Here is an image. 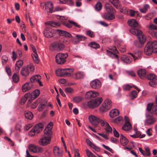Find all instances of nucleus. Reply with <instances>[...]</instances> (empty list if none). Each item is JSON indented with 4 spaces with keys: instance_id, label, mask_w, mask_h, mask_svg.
<instances>
[{
    "instance_id": "22",
    "label": "nucleus",
    "mask_w": 157,
    "mask_h": 157,
    "mask_svg": "<svg viewBox=\"0 0 157 157\" xmlns=\"http://www.w3.org/2000/svg\"><path fill=\"white\" fill-rule=\"evenodd\" d=\"M105 8L107 12L114 13H116V11L113 8L109 3H106L105 6Z\"/></svg>"
},
{
    "instance_id": "8",
    "label": "nucleus",
    "mask_w": 157,
    "mask_h": 157,
    "mask_svg": "<svg viewBox=\"0 0 157 157\" xmlns=\"http://www.w3.org/2000/svg\"><path fill=\"white\" fill-rule=\"evenodd\" d=\"M89 119L90 122L95 127L97 126L99 123L101 125V122L104 120L99 117L92 115L89 116Z\"/></svg>"
},
{
    "instance_id": "10",
    "label": "nucleus",
    "mask_w": 157,
    "mask_h": 157,
    "mask_svg": "<svg viewBox=\"0 0 157 157\" xmlns=\"http://www.w3.org/2000/svg\"><path fill=\"white\" fill-rule=\"evenodd\" d=\"M61 23L63 25L69 28H72V25H73L75 27H77L79 28H81L82 27L81 25L76 22L70 20H68L67 21H62Z\"/></svg>"
},
{
    "instance_id": "58",
    "label": "nucleus",
    "mask_w": 157,
    "mask_h": 157,
    "mask_svg": "<svg viewBox=\"0 0 157 157\" xmlns=\"http://www.w3.org/2000/svg\"><path fill=\"white\" fill-rule=\"evenodd\" d=\"M82 98L81 97H75L73 98L74 101L76 103H78L82 100Z\"/></svg>"
},
{
    "instance_id": "49",
    "label": "nucleus",
    "mask_w": 157,
    "mask_h": 157,
    "mask_svg": "<svg viewBox=\"0 0 157 157\" xmlns=\"http://www.w3.org/2000/svg\"><path fill=\"white\" fill-rule=\"evenodd\" d=\"M2 64L4 65L8 61V58L6 55L3 56L2 57Z\"/></svg>"
},
{
    "instance_id": "63",
    "label": "nucleus",
    "mask_w": 157,
    "mask_h": 157,
    "mask_svg": "<svg viewBox=\"0 0 157 157\" xmlns=\"http://www.w3.org/2000/svg\"><path fill=\"white\" fill-rule=\"evenodd\" d=\"M36 133V132L33 128L29 132V135L30 136H34Z\"/></svg>"
},
{
    "instance_id": "37",
    "label": "nucleus",
    "mask_w": 157,
    "mask_h": 157,
    "mask_svg": "<svg viewBox=\"0 0 157 157\" xmlns=\"http://www.w3.org/2000/svg\"><path fill=\"white\" fill-rule=\"evenodd\" d=\"M130 33L134 35H136L137 36L141 34V31L134 28H132L129 30Z\"/></svg>"
},
{
    "instance_id": "3",
    "label": "nucleus",
    "mask_w": 157,
    "mask_h": 157,
    "mask_svg": "<svg viewBox=\"0 0 157 157\" xmlns=\"http://www.w3.org/2000/svg\"><path fill=\"white\" fill-rule=\"evenodd\" d=\"M103 99L101 97L91 100L87 102H86V104L90 108H94L98 107L101 103Z\"/></svg>"
},
{
    "instance_id": "1",
    "label": "nucleus",
    "mask_w": 157,
    "mask_h": 157,
    "mask_svg": "<svg viewBox=\"0 0 157 157\" xmlns=\"http://www.w3.org/2000/svg\"><path fill=\"white\" fill-rule=\"evenodd\" d=\"M145 54L147 55H151L153 53L157 52V41H154L149 42L146 45L144 49Z\"/></svg>"
},
{
    "instance_id": "38",
    "label": "nucleus",
    "mask_w": 157,
    "mask_h": 157,
    "mask_svg": "<svg viewBox=\"0 0 157 157\" xmlns=\"http://www.w3.org/2000/svg\"><path fill=\"white\" fill-rule=\"evenodd\" d=\"M137 36L140 42L142 44L144 43L146 40L145 36L143 34L142 32H141V34Z\"/></svg>"
},
{
    "instance_id": "60",
    "label": "nucleus",
    "mask_w": 157,
    "mask_h": 157,
    "mask_svg": "<svg viewBox=\"0 0 157 157\" xmlns=\"http://www.w3.org/2000/svg\"><path fill=\"white\" fill-rule=\"evenodd\" d=\"M6 71L9 76H10L12 74L11 70L9 66H6L5 67Z\"/></svg>"
},
{
    "instance_id": "59",
    "label": "nucleus",
    "mask_w": 157,
    "mask_h": 157,
    "mask_svg": "<svg viewBox=\"0 0 157 157\" xmlns=\"http://www.w3.org/2000/svg\"><path fill=\"white\" fill-rule=\"evenodd\" d=\"M86 33L87 35L91 37H93L94 36V32L90 30L87 31Z\"/></svg>"
},
{
    "instance_id": "46",
    "label": "nucleus",
    "mask_w": 157,
    "mask_h": 157,
    "mask_svg": "<svg viewBox=\"0 0 157 157\" xmlns=\"http://www.w3.org/2000/svg\"><path fill=\"white\" fill-rule=\"evenodd\" d=\"M30 95V93H27L25 94V96L21 98V105L24 104L27 100V98Z\"/></svg>"
},
{
    "instance_id": "52",
    "label": "nucleus",
    "mask_w": 157,
    "mask_h": 157,
    "mask_svg": "<svg viewBox=\"0 0 157 157\" xmlns=\"http://www.w3.org/2000/svg\"><path fill=\"white\" fill-rule=\"evenodd\" d=\"M147 78L150 80H155L156 79V76L154 74H151L147 76Z\"/></svg>"
},
{
    "instance_id": "24",
    "label": "nucleus",
    "mask_w": 157,
    "mask_h": 157,
    "mask_svg": "<svg viewBox=\"0 0 157 157\" xmlns=\"http://www.w3.org/2000/svg\"><path fill=\"white\" fill-rule=\"evenodd\" d=\"M99 95V93L95 91H89L86 92V96L88 98H94L98 96Z\"/></svg>"
},
{
    "instance_id": "28",
    "label": "nucleus",
    "mask_w": 157,
    "mask_h": 157,
    "mask_svg": "<svg viewBox=\"0 0 157 157\" xmlns=\"http://www.w3.org/2000/svg\"><path fill=\"white\" fill-rule=\"evenodd\" d=\"M43 127L44 125L42 123H39L36 125L33 128L36 131V133L37 134L42 131Z\"/></svg>"
},
{
    "instance_id": "53",
    "label": "nucleus",
    "mask_w": 157,
    "mask_h": 157,
    "mask_svg": "<svg viewBox=\"0 0 157 157\" xmlns=\"http://www.w3.org/2000/svg\"><path fill=\"white\" fill-rule=\"evenodd\" d=\"M50 24L52 26L54 27L56 26L59 27L60 25V24L59 23L52 21H50Z\"/></svg>"
},
{
    "instance_id": "29",
    "label": "nucleus",
    "mask_w": 157,
    "mask_h": 157,
    "mask_svg": "<svg viewBox=\"0 0 157 157\" xmlns=\"http://www.w3.org/2000/svg\"><path fill=\"white\" fill-rule=\"evenodd\" d=\"M106 13L103 15L102 16V17L104 19L108 20H112L115 18V16L113 14V13Z\"/></svg>"
},
{
    "instance_id": "62",
    "label": "nucleus",
    "mask_w": 157,
    "mask_h": 157,
    "mask_svg": "<svg viewBox=\"0 0 157 157\" xmlns=\"http://www.w3.org/2000/svg\"><path fill=\"white\" fill-rule=\"evenodd\" d=\"M137 94L138 93L136 91V90H133L131 94L132 98L134 99L136 98L137 96Z\"/></svg>"
},
{
    "instance_id": "33",
    "label": "nucleus",
    "mask_w": 157,
    "mask_h": 157,
    "mask_svg": "<svg viewBox=\"0 0 157 157\" xmlns=\"http://www.w3.org/2000/svg\"><path fill=\"white\" fill-rule=\"evenodd\" d=\"M84 76V73L82 72H78L72 75V77L75 79H79L82 78Z\"/></svg>"
},
{
    "instance_id": "5",
    "label": "nucleus",
    "mask_w": 157,
    "mask_h": 157,
    "mask_svg": "<svg viewBox=\"0 0 157 157\" xmlns=\"http://www.w3.org/2000/svg\"><path fill=\"white\" fill-rule=\"evenodd\" d=\"M112 102L111 100L106 99L103 102L100 108V111L102 113L106 112L110 109L111 107Z\"/></svg>"
},
{
    "instance_id": "57",
    "label": "nucleus",
    "mask_w": 157,
    "mask_h": 157,
    "mask_svg": "<svg viewBox=\"0 0 157 157\" xmlns=\"http://www.w3.org/2000/svg\"><path fill=\"white\" fill-rule=\"evenodd\" d=\"M73 89L70 87H67L65 88L64 91L66 93L71 94L73 92Z\"/></svg>"
},
{
    "instance_id": "44",
    "label": "nucleus",
    "mask_w": 157,
    "mask_h": 157,
    "mask_svg": "<svg viewBox=\"0 0 157 157\" xmlns=\"http://www.w3.org/2000/svg\"><path fill=\"white\" fill-rule=\"evenodd\" d=\"M89 46L93 48L94 49L98 48H99V45L97 43L95 42H92L90 43L89 44Z\"/></svg>"
},
{
    "instance_id": "41",
    "label": "nucleus",
    "mask_w": 157,
    "mask_h": 157,
    "mask_svg": "<svg viewBox=\"0 0 157 157\" xmlns=\"http://www.w3.org/2000/svg\"><path fill=\"white\" fill-rule=\"evenodd\" d=\"M149 8V6L147 4H145L144 5L143 8L139 9L140 11L143 13H145L146 12L147 10Z\"/></svg>"
},
{
    "instance_id": "50",
    "label": "nucleus",
    "mask_w": 157,
    "mask_h": 157,
    "mask_svg": "<svg viewBox=\"0 0 157 157\" xmlns=\"http://www.w3.org/2000/svg\"><path fill=\"white\" fill-rule=\"evenodd\" d=\"M102 6L100 2H98L95 6V9L96 10L100 11L102 8Z\"/></svg>"
},
{
    "instance_id": "4",
    "label": "nucleus",
    "mask_w": 157,
    "mask_h": 157,
    "mask_svg": "<svg viewBox=\"0 0 157 157\" xmlns=\"http://www.w3.org/2000/svg\"><path fill=\"white\" fill-rule=\"evenodd\" d=\"M65 47L64 45L60 41L54 42L50 45L49 49L52 51H61Z\"/></svg>"
},
{
    "instance_id": "18",
    "label": "nucleus",
    "mask_w": 157,
    "mask_h": 157,
    "mask_svg": "<svg viewBox=\"0 0 157 157\" xmlns=\"http://www.w3.org/2000/svg\"><path fill=\"white\" fill-rule=\"evenodd\" d=\"M91 87L94 89H99L101 86V83L98 79L92 81L90 83Z\"/></svg>"
},
{
    "instance_id": "14",
    "label": "nucleus",
    "mask_w": 157,
    "mask_h": 157,
    "mask_svg": "<svg viewBox=\"0 0 157 157\" xmlns=\"http://www.w3.org/2000/svg\"><path fill=\"white\" fill-rule=\"evenodd\" d=\"M109 49L110 50H106L107 54L112 58H118V56L115 54L118 52L116 48L113 47L112 48H109Z\"/></svg>"
},
{
    "instance_id": "7",
    "label": "nucleus",
    "mask_w": 157,
    "mask_h": 157,
    "mask_svg": "<svg viewBox=\"0 0 157 157\" xmlns=\"http://www.w3.org/2000/svg\"><path fill=\"white\" fill-rule=\"evenodd\" d=\"M44 36L48 38H51L56 33V29H54L50 27H46L44 30Z\"/></svg>"
},
{
    "instance_id": "21",
    "label": "nucleus",
    "mask_w": 157,
    "mask_h": 157,
    "mask_svg": "<svg viewBox=\"0 0 157 157\" xmlns=\"http://www.w3.org/2000/svg\"><path fill=\"white\" fill-rule=\"evenodd\" d=\"M53 152L54 155L57 157H62L63 152L62 150H60L59 147L55 146L53 148Z\"/></svg>"
},
{
    "instance_id": "55",
    "label": "nucleus",
    "mask_w": 157,
    "mask_h": 157,
    "mask_svg": "<svg viewBox=\"0 0 157 157\" xmlns=\"http://www.w3.org/2000/svg\"><path fill=\"white\" fill-rule=\"evenodd\" d=\"M120 11L122 13L127 14L128 13L129 10L126 7H123L121 10Z\"/></svg>"
},
{
    "instance_id": "45",
    "label": "nucleus",
    "mask_w": 157,
    "mask_h": 157,
    "mask_svg": "<svg viewBox=\"0 0 157 157\" xmlns=\"http://www.w3.org/2000/svg\"><path fill=\"white\" fill-rule=\"evenodd\" d=\"M31 55L34 61L36 63H38L39 60L38 54H32Z\"/></svg>"
},
{
    "instance_id": "13",
    "label": "nucleus",
    "mask_w": 157,
    "mask_h": 157,
    "mask_svg": "<svg viewBox=\"0 0 157 157\" xmlns=\"http://www.w3.org/2000/svg\"><path fill=\"white\" fill-rule=\"evenodd\" d=\"M146 119L144 121V124L145 125H150L153 124L156 121L155 118L153 117L151 115H150L147 113L146 114Z\"/></svg>"
},
{
    "instance_id": "64",
    "label": "nucleus",
    "mask_w": 157,
    "mask_h": 157,
    "mask_svg": "<svg viewBox=\"0 0 157 157\" xmlns=\"http://www.w3.org/2000/svg\"><path fill=\"white\" fill-rule=\"evenodd\" d=\"M123 120V117H119L115 119V121L116 123H118L121 122Z\"/></svg>"
},
{
    "instance_id": "11",
    "label": "nucleus",
    "mask_w": 157,
    "mask_h": 157,
    "mask_svg": "<svg viewBox=\"0 0 157 157\" xmlns=\"http://www.w3.org/2000/svg\"><path fill=\"white\" fill-rule=\"evenodd\" d=\"M29 148L30 151L34 153L42 152L43 151L42 147L33 144H30L29 145Z\"/></svg>"
},
{
    "instance_id": "20",
    "label": "nucleus",
    "mask_w": 157,
    "mask_h": 157,
    "mask_svg": "<svg viewBox=\"0 0 157 157\" xmlns=\"http://www.w3.org/2000/svg\"><path fill=\"white\" fill-rule=\"evenodd\" d=\"M32 83L28 82L24 84L22 87V90L23 92H26L30 90L33 87Z\"/></svg>"
},
{
    "instance_id": "27",
    "label": "nucleus",
    "mask_w": 157,
    "mask_h": 157,
    "mask_svg": "<svg viewBox=\"0 0 157 157\" xmlns=\"http://www.w3.org/2000/svg\"><path fill=\"white\" fill-rule=\"evenodd\" d=\"M128 25L132 28L136 27L139 25L138 23L135 19H131L128 20Z\"/></svg>"
},
{
    "instance_id": "12",
    "label": "nucleus",
    "mask_w": 157,
    "mask_h": 157,
    "mask_svg": "<svg viewBox=\"0 0 157 157\" xmlns=\"http://www.w3.org/2000/svg\"><path fill=\"white\" fill-rule=\"evenodd\" d=\"M51 138L50 137H47L43 136L39 140V144L42 146H46L49 144L51 141Z\"/></svg>"
},
{
    "instance_id": "16",
    "label": "nucleus",
    "mask_w": 157,
    "mask_h": 157,
    "mask_svg": "<svg viewBox=\"0 0 157 157\" xmlns=\"http://www.w3.org/2000/svg\"><path fill=\"white\" fill-rule=\"evenodd\" d=\"M101 125L104 128L107 133H109L112 132V128L106 121L104 120L102 121L101 122Z\"/></svg>"
},
{
    "instance_id": "34",
    "label": "nucleus",
    "mask_w": 157,
    "mask_h": 157,
    "mask_svg": "<svg viewBox=\"0 0 157 157\" xmlns=\"http://www.w3.org/2000/svg\"><path fill=\"white\" fill-rule=\"evenodd\" d=\"M109 1L116 8L118 9L121 8V6L118 0H109Z\"/></svg>"
},
{
    "instance_id": "36",
    "label": "nucleus",
    "mask_w": 157,
    "mask_h": 157,
    "mask_svg": "<svg viewBox=\"0 0 157 157\" xmlns=\"http://www.w3.org/2000/svg\"><path fill=\"white\" fill-rule=\"evenodd\" d=\"M120 141L121 143L123 146H125L127 144L128 142V141L122 134L121 135Z\"/></svg>"
},
{
    "instance_id": "56",
    "label": "nucleus",
    "mask_w": 157,
    "mask_h": 157,
    "mask_svg": "<svg viewBox=\"0 0 157 157\" xmlns=\"http://www.w3.org/2000/svg\"><path fill=\"white\" fill-rule=\"evenodd\" d=\"M86 151L88 157H97L88 149H86Z\"/></svg>"
},
{
    "instance_id": "51",
    "label": "nucleus",
    "mask_w": 157,
    "mask_h": 157,
    "mask_svg": "<svg viewBox=\"0 0 157 157\" xmlns=\"http://www.w3.org/2000/svg\"><path fill=\"white\" fill-rule=\"evenodd\" d=\"M123 89L124 90H130L132 88V86H131L129 84H126L124 85L123 86Z\"/></svg>"
},
{
    "instance_id": "31",
    "label": "nucleus",
    "mask_w": 157,
    "mask_h": 157,
    "mask_svg": "<svg viewBox=\"0 0 157 157\" xmlns=\"http://www.w3.org/2000/svg\"><path fill=\"white\" fill-rule=\"evenodd\" d=\"M23 64V62L21 60L17 61L15 64V70L16 71L18 72L20 68L22 66Z\"/></svg>"
},
{
    "instance_id": "19",
    "label": "nucleus",
    "mask_w": 157,
    "mask_h": 157,
    "mask_svg": "<svg viewBox=\"0 0 157 157\" xmlns=\"http://www.w3.org/2000/svg\"><path fill=\"white\" fill-rule=\"evenodd\" d=\"M56 33L61 36L67 38H71L72 36L69 33L63 30L56 29Z\"/></svg>"
},
{
    "instance_id": "9",
    "label": "nucleus",
    "mask_w": 157,
    "mask_h": 157,
    "mask_svg": "<svg viewBox=\"0 0 157 157\" xmlns=\"http://www.w3.org/2000/svg\"><path fill=\"white\" fill-rule=\"evenodd\" d=\"M34 70V67L32 65H29L26 67H23L21 70L22 75L24 77L28 76L30 72H33Z\"/></svg>"
},
{
    "instance_id": "42",
    "label": "nucleus",
    "mask_w": 157,
    "mask_h": 157,
    "mask_svg": "<svg viewBox=\"0 0 157 157\" xmlns=\"http://www.w3.org/2000/svg\"><path fill=\"white\" fill-rule=\"evenodd\" d=\"M40 91L39 90L37 89L34 91L31 94L32 97L34 98H36L39 95Z\"/></svg>"
},
{
    "instance_id": "48",
    "label": "nucleus",
    "mask_w": 157,
    "mask_h": 157,
    "mask_svg": "<svg viewBox=\"0 0 157 157\" xmlns=\"http://www.w3.org/2000/svg\"><path fill=\"white\" fill-rule=\"evenodd\" d=\"M46 106V105L44 103H41L38 106L37 109L39 111H42L45 109Z\"/></svg>"
},
{
    "instance_id": "47",
    "label": "nucleus",
    "mask_w": 157,
    "mask_h": 157,
    "mask_svg": "<svg viewBox=\"0 0 157 157\" xmlns=\"http://www.w3.org/2000/svg\"><path fill=\"white\" fill-rule=\"evenodd\" d=\"M12 79L13 82L15 83L17 82L19 80V77L18 75L16 73H14L13 75Z\"/></svg>"
},
{
    "instance_id": "43",
    "label": "nucleus",
    "mask_w": 157,
    "mask_h": 157,
    "mask_svg": "<svg viewBox=\"0 0 157 157\" xmlns=\"http://www.w3.org/2000/svg\"><path fill=\"white\" fill-rule=\"evenodd\" d=\"M63 68H59L56 71V75L58 76H63Z\"/></svg>"
},
{
    "instance_id": "61",
    "label": "nucleus",
    "mask_w": 157,
    "mask_h": 157,
    "mask_svg": "<svg viewBox=\"0 0 157 157\" xmlns=\"http://www.w3.org/2000/svg\"><path fill=\"white\" fill-rule=\"evenodd\" d=\"M17 54L16 52H15L14 51H13L12 52V58L13 61H15L17 58Z\"/></svg>"
},
{
    "instance_id": "35",
    "label": "nucleus",
    "mask_w": 157,
    "mask_h": 157,
    "mask_svg": "<svg viewBox=\"0 0 157 157\" xmlns=\"http://www.w3.org/2000/svg\"><path fill=\"white\" fill-rule=\"evenodd\" d=\"M41 78L40 76L39 75H36L32 76L30 79L31 83H33L37 82L39 80H40Z\"/></svg>"
},
{
    "instance_id": "39",
    "label": "nucleus",
    "mask_w": 157,
    "mask_h": 157,
    "mask_svg": "<svg viewBox=\"0 0 157 157\" xmlns=\"http://www.w3.org/2000/svg\"><path fill=\"white\" fill-rule=\"evenodd\" d=\"M119 114V111L117 109H114L111 110L109 113L110 116L111 117H114Z\"/></svg>"
},
{
    "instance_id": "54",
    "label": "nucleus",
    "mask_w": 157,
    "mask_h": 157,
    "mask_svg": "<svg viewBox=\"0 0 157 157\" xmlns=\"http://www.w3.org/2000/svg\"><path fill=\"white\" fill-rule=\"evenodd\" d=\"M152 111L154 114L157 115V103H155L153 106Z\"/></svg>"
},
{
    "instance_id": "25",
    "label": "nucleus",
    "mask_w": 157,
    "mask_h": 157,
    "mask_svg": "<svg viewBox=\"0 0 157 157\" xmlns=\"http://www.w3.org/2000/svg\"><path fill=\"white\" fill-rule=\"evenodd\" d=\"M63 76L72 77L74 69L73 68H63Z\"/></svg>"
},
{
    "instance_id": "2",
    "label": "nucleus",
    "mask_w": 157,
    "mask_h": 157,
    "mask_svg": "<svg viewBox=\"0 0 157 157\" xmlns=\"http://www.w3.org/2000/svg\"><path fill=\"white\" fill-rule=\"evenodd\" d=\"M40 6L45 12L48 13L53 12V4L51 2H41L40 3Z\"/></svg>"
},
{
    "instance_id": "17",
    "label": "nucleus",
    "mask_w": 157,
    "mask_h": 157,
    "mask_svg": "<svg viewBox=\"0 0 157 157\" xmlns=\"http://www.w3.org/2000/svg\"><path fill=\"white\" fill-rule=\"evenodd\" d=\"M86 37L82 35L77 34L75 37L71 39L72 42L74 44H77L81 41L85 40Z\"/></svg>"
},
{
    "instance_id": "6",
    "label": "nucleus",
    "mask_w": 157,
    "mask_h": 157,
    "mask_svg": "<svg viewBox=\"0 0 157 157\" xmlns=\"http://www.w3.org/2000/svg\"><path fill=\"white\" fill-rule=\"evenodd\" d=\"M68 56V54L62 53H58L56 56V61L59 64H63L66 62V59Z\"/></svg>"
},
{
    "instance_id": "23",
    "label": "nucleus",
    "mask_w": 157,
    "mask_h": 157,
    "mask_svg": "<svg viewBox=\"0 0 157 157\" xmlns=\"http://www.w3.org/2000/svg\"><path fill=\"white\" fill-rule=\"evenodd\" d=\"M149 32H151V35L157 38V26L153 25L149 26Z\"/></svg>"
},
{
    "instance_id": "26",
    "label": "nucleus",
    "mask_w": 157,
    "mask_h": 157,
    "mask_svg": "<svg viewBox=\"0 0 157 157\" xmlns=\"http://www.w3.org/2000/svg\"><path fill=\"white\" fill-rule=\"evenodd\" d=\"M121 59L123 62L128 64L130 63L132 61V59L130 57L126 55H122L121 56Z\"/></svg>"
},
{
    "instance_id": "15",
    "label": "nucleus",
    "mask_w": 157,
    "mask_h": 157,
    "mask_svg": "<svg viewBox=\"0 0 157 157\" xmlns=\"http://www.w3.org/2000/svg\"><path fill=\"white\" fill-rule=\"evenodd\" d=\"M124 119L125 122L122 127V129L124 131L130 130L132 128V127L129 122V119L128 117L126 116L124 117Z\"/></svg>"
},
{
    "instance_id": "32",
    "label": "nucleus",
    "mask_w": 157,
    "mask_h": 157,
    "mask_svg": "<svg viewBox=\"0 0 157 157\" xmlns=\"http://www.w3.org/2000/svg\"><path fill=\"white\" fill-rule=\"evenodd\" d=\"M138 74L141 79H144L146 76V71L145 69H141L138 70Z\"/></svg>"
},
{
    "instance_id": "30",
    "label": "nucleus",
    "mask_w": 157,
    "mask_h": 157,
    "mask_svg": "<svg viewBox=\"0 0 157 157\" xmlns=\"http://www.w3.org/2000/svg\"><path fill=\"white\" fill-rule=\"evenodd\" d=\"M44 136L47 137H50L51 138L52 136V132L51 128L46 127L44 130Z\"/></svg>"
},
{
    "instance_id": "40",
    "label": "nucleus",
    "mask_w": 157,
    "mask_h": 157,
    "mask_svg": "<svg viewBox=\"0 0 157 157\" xmlns=\"http://www.w3.org/2000/svg\"><path fill=\"white\" fill-rule=\"evenodd\" d=\"M25 117L26 118L31 120L33 117V115L32 113L29 111H26L25 113Z\"/></svg>"
}]
</instances>
